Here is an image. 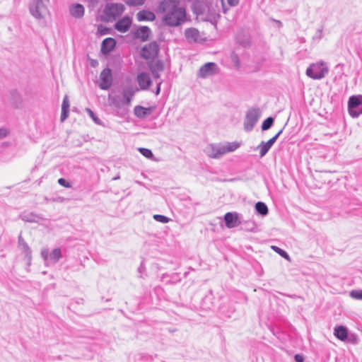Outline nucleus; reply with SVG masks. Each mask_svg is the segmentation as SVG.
Instances as JSON below:
<instances>
[{"instance_id": "f257e3e1", "label": "nucleus", "mask_w": 362, "mask_h": 362, "mask_svg": "<svg viewBox=\"0 0 362 362\" xmlns=\"http://www.w3.org/2000/svg\"><path fill=\"white\" fill-rule=\"evenodd\" d=\"M156 12L163 14L162 22L170 27L179 26L187 18L186 10L180 5L179 0H161L156 7Z\"/></svg>"}, {"instance_id": "f03ea898", "label": "nucleus", "mask_w": 362, "mask_h": 362, "mask_svg": "<svg viewBox=\"0 0 362 362\" xmlns=\"http://www.w3.org/2000/svg\"><path fill=\"white\" fill-rule=\"evenodd\" d=\"M124 9V6L121 3H107L103 9L105 20L107 21H115L123 13Z\"/></svg>"}, {"instance_id": "7ed1b4c3", "label": "nucleus", "mask_w": 362, "mask_h": 362, "mask_svg": "<svg viewBox=\"0 0 362 362\" xmlns=\"http://www.w3.org/2000/svg\"><path fill=\"white\" fill-rule=\"evenodd\" d=\"M216 224H219L221 226H223V223L224 222L226 226H235V225H241L243 223V215L236 212H227L223 218L221 217H216L214 220Z\"/></svg>"}, {"instance_id": "20e7f679", "label": "nucleus", "mask_w": 362, "mask_h": 362, "mask_svg": "<svg viewBox=\"0 0 362 362\" xmlns=\"http://www.w3.org/2000/svg\"><path fill=\"white\" fill-rule=\"evenodd\" d=\"M348 111L353 118H357L362 115V95H354L349 97Z\"/></svg>"}, {"instance_id": "39448f33", "label": "nucleus", "mask_w": 362, "mask_h": 362, "mask_svg": "<svg viewBox=\"0 0 362 362\" xmlns=\"http://www.w3.org/2000/svg\"><path fill=\"white\" fill-rule=\"evenodd\" d=\"M49 1V0H31L29 4L30 14L37 20L43 18V13L47 11Z\"/></svg>"}, {"instance_id": "423d86ee", "label": "nucleus", "mask_w": 362, "mask_h": 362, "mask_svg": "<svg viewBox=\"0 0 362 362\" xmlns=\"http://www.w3.org/2000/svg\"><path fill=\"white\" fill-rule=\"evenodd\" d=\"M327 69L323 63L311 64L306 70V74L313 79H321L327 72Z\"/></svg>"}, {"instance_id": "0eeeda50", "label": "nucleus", "mask_w": 362, "mask_h": 362, "mask_svg": "<svg viewBox=\"0 0 362 362\" xmlns=\"http://www.w3.org/2000/svg\"><path fill=\"white\" fill-rule=\"evenodd\" d=\"M41 256L47 265L55 264L62 257V252L59 248H55L49 252L48 248H43L41 251Z\"/></svg>"}, {"instance_id": "6e6552de", "label": "nucleus", "mask_w": 362, "mask_h": 362, "mask_svg": "<svg viewBox=\"0 0 362 362\" xmlns=\"http://www.w3.org/2000/svg\"><path fill=\"white\" fill-rule=\"evenodd\" d=\"M259 110L252 108L247 112L245 119L244 122L245 129L247 132H250L254 128L255 125L257 122L259 117Z\"/></svg>"}, {"instance_id": "1a4fd4ad", "label": "nucleus", "mask_w": 362, "mask_h": 362, "mask_svg": "<svg viewBox=\"0 0 362 362\" xmlns=\"http://www.w3.org/2000/svg\"><path fill=\"white\" fill-rule=\"evenodd\" d=\"M204 153L209 158H214V159H219L223 155H225L223 144H208L204 148Z\"/></svg>"}, {"instance_id": "9d476101", "label": "nucleus", "mask_w": 362, "mask_h": 362, "mask_svg": "<svg viewBox=\"0 0 362 362\" xmlns=\"http://www.w3.org/2000/svg\"><path fill=\"white\" fill-rule=\"evenodd\" d=\"M218 67L214 62H207L202 66L198 72L197 76L202 78H206L209 76L218 74Z\"/></svg>"}, {"instance_id": "9b49d317", "label": "nucleus", "mask_w": 362, "mask_h": 362, "mask_svg": "<svg viewBox=\"0 0 362 362\" xmlns=\"http://www.w3.org/2000/svg\"><path fill=\"white\" fill-rule=\"evenodd\" d=\"M100 83L98 85L101 90H108L112 83V71L110 68L104 69L100 74Z\"/></svg>"}, {"instance_id": "f8f14e48", "label": "nucleus", "mask_w": 362, "mask_h": 362, "mask_svg": "<svg viewBox=\"0 0 362 362\" xmlns=\"http://www.w3.org/2000/svg\"><path fill=\"white\" fill-rule=\"evenodd\" d=\"M158 53V46L156 42H150L144 46L141 51V57L145 59H153Z\"/></svg>"}, {"instance_id": "ddd939ff", "label": "nucleus", "mask_w": 362, "mask_h": 362, "mask_svg": "<svg viewBox=\"0 0 362 362\" xmlns=\"http://www.w3.org/2000/svg\"><path fill=\"white\" fill-rule=\"evenodd\" d=\"M283 129H281L276 135H274L272 138H271L267 142L262 141L259 145L258 148H259V155L261 157L264 156L274 144L276 142L280 134L282 133Z\"/></svg>"}, {"instance_id": "4468645a", "label": "nucleus", "mask_w": 362, "mask_h": 362, "mask_svg": "<svg viewBox=\"0 0 362 362\" xmlns=\"http://www.w3.org/2000/svg\"><path fill=\"white\" fill-rule=\"evenodd\" d=\"M132 23V18L128 16H125L115 23L114 28L120 33H126L129 30Z\"/></svg>"}, {"instance_id": "2eb2a0df", "label": "nucleus", "mask_w": 362, "mask_h": 362, "mask_svg": "<svg viewBox=\"0 0 362 362\" xmlns=\"http://www.w3.org/2000/svg\"><path fill=\"white\" fill-rule=\"evenodd\" d=\"M137 83L141 90H148L152 84L149 75L146 72H141L137 75Z\"/></svg>"}, {"instance_id": "dca6fc26", "label": "nucleus", "mask_w": 362, "mask_h": 362, "mask_svg": "<svg viewBox=\"0 0 362 362\" xmlns=\"http://www.w3.org/2000/svg\"><path fill=\"white\" fill-rule=\"evenodd\" d=\"M116 40L112 37L104 39L101 43L100 51L103 54H107L111 52L116 46Z\"/></svg>"}, {"instance_id": "f3484780", "label": "nucleus", "mask_w": 362, "mask_h": 362, "mask_svg": "<svg viewBox=\"0 0 362 362\" xmlns=\"http://www.w3.org/2000/svg\"><path fill=\"white\" fill-rule=\"evenodd\" d=\"M69 13L75 18H81L84 16V6L78 3L73 4L69 6Z\"/></svg>"}, {"instance_id": "a211bd4d", "label": "nucleus", "mask_w": 362, "mask_h": 362, "mask_svg": "<svg viewBox=\"0 0 362 362\" xmlns=\"http://www.w3.org/2000/svg\"><path fill=\"white\" fill-rule=\"evenodd\" d=\"M112 104L117 108V115L119 117H124L127 110L123 107L124 105L122 99L119 96H115L112 99Z\"/></svg>"}, {"instance_id": "6ab92c4d", "label": "nucleus", "mask_w": 362, "mask_h": 362, "mask_svg": "<svg viewBox=\"0 0 362 362\" xmlns=\"http://www.w3.org/2000/svg\"><path fill=\"white\" fill-rule=\"evenodd\" d=\"M136 18L139 21H153L156 19V15L151 11L142 10L137 13Z\"/></svg>"}, {"instance_id": "aec40b11", "label": "nucleus", "mask_w": 362, "mask_h": 362, "mask_svg": "<svg viewBox=\"0 0 362 362\" xmlns=\"http://www.w3.org/2000/svg\"><path fill=\"white\" fill-rule=\"evenodd\" d=\"M151 33V30L148 26H140L136 30L135 36L142 41H146L149 38Z\"/></svg>"}, {"instance_id": "412c9836", "label": "nucleus", "mask_w": 362, "mask_h": 362, "mask_svg": "<svg viewBox=\"0 0 362 362\" xmlns=\"http://www.w3.org/2000/svg\"><path fill=\"white\" fill-rule=\"evenodd\" d=\"M334 336L341 341H345L348 337V330L346 327L342 325L337 326L334 330Z\"/></svg>"}, {"instance_id": "4be33fe9", "label": "nucleus", "mask_w": 362, "mask_h": 362, "mask_svg": "<svg viewBox=\"0 0 362 362\" xmlns=\"http://www.w3.org/2000/svg\"><path fill=\"white\" fill-rule=\"evenodd\" d=\"M18 247L25 254L26 258L28 261L31 260V250L30 249L28 244L25 242V240L22 238L20 235L18 237Z\"/></svg>"}, {"instance_id": "5701e85b", "label": "nucleus", "mask_w": 362, "mask_h": 362, "mask_svg": "<svg viewBox=\"0 0 362 362\" xmlns=\"http://www.w3.org/2000/svg\"><path fill=\"white\" fill-rule=\"evenodd\" d=\"M134 95V91L129 88L123 90L122 92V100L125 105H129L132 101V99Z\"/></svg>"}, {"instance_id": "b1692460", "label": "nucleus", "mask_w": 362, "mask_h": 362, "mask_svg": "<svg viewBox=\"0 0 362 362\" xmlns=\"http://www.w3.org/2000/svg\"><path fill=\"white\" fill-rule=\"evenodd\" d=\"M255 209L257 214L261 215L262 216H265L266 215L268 214L269 209L267 204L264 202H257L255 204Z\"/></svg>"}, {"instance_id": "393cba45", "label": "nucleus", "mask_w": 362, "mask_h": 362, "mask_svg": "<svg viewBox=\"0 0 362 362\" xmlns=\"http://www.w3.org/2000/svg\"><path fill=\"white\" fill-rule=\"evenodd\" d=\"M134 115L139 118H144L149 113V109L141 105H136L134 109Z\"/></svg>"}, {"instance_id": "a878e982", "label": "nucleus", "mask_w": 362, "mask_h": 362, "mask_svg": "<svg viewBox=\"0 0 362 362\" xmlns=\"http://www.w3.org/2000/svg\"><path fill=\"white\" fill-rule=\"evenodd\" d=\"M148 67L150 71H163L164 69V64L163 61L156 60L155 62H151L148 64Z\"/></svg>"}, {"instance_id": "bb28decb", "label": "nucleus", "mask_w": 362, "mask_h": 362, "mask_svg": "<svg viewBox=\"0 0 362 362\" xmlns=\"http://www.w3.org/2000/svg\"><path fill=\"white\" fill-rule=\"evenodd\" d=\"M199 34L198 30L194 28H187L185 31V35L188 40H197Z\"/></svg>"}, {"instance_id": "cd10ccee", "label": "nucleus", "mask_w": 362, "mask_h": 362, "mask_svg": "<svg viewBox=\"0 0 362 362\" xmlns=\"http://www.w3.org/2000/svg\"><path fill=\"white\" fill-rule=\"evenodd\" d=\"M239 146L240 144L236 141L228 143L227 144H223L225 154L235 151L237 148H239Z\"/></svg>"}, {"instance_id": "c85d7f7f", "label": "nucleus", "mask_w": 362, "mask_h": 362, "mask_svg": "<svg viewBox=\"0 0 362 362\" xmlns=\"http://www.w3.org/2000/svg\"><path fill=\"white\" fill-rule=\"evenodd\" d=\"M112 33V28L105 26L102 24L98 26L97 34L100 36L109 35Z\"/></svg>"}, {"instance_id": "c756f323", "label": "nucleus", "mask_w": 362, "mask_h": 362, "mask_svg": "<svg viewBox=\"0 0 362 362\" xmlns=\"http://www.w3.org/2000/svg\"><path fill=\"white\" fill-rule=\"evenodd\" d=\"M274 119L272 117H269L267 119H265L262 124V129L263 131L269 129L274 124Z\"/></svg>"}, {"instance_id": "7c9ffc66", "label": "nucleus", "mask_w": 362, "mask_h": 362, "mask_svg": "<svg viewBox=\"0 0 362 362\" xmlns=\"http://www.w3.org/2000/svg\"><path fill=\"white\" fill-rule=\"evenodd\" d=\"M271 248L274 251H275L276 253H278L279 255H281L282 257H284V259H286L287 260H290V257H289V255H288V253L285 250L279 248L277 246H274V245H272L271 247Z\"/></svg>"}, {"instance_id": "2f4dec72", "label": "nucleus", "mask_w": 362, "mask_h": 362, "mask_svg": "<svg viewBox=\"0 0 362 362\" xmlns=\"http://www.w3.org/2000/svg\"><path fill=\"white\" fill-rule=\"evenodd\" d=\"M349 296L351 298H352L354 299L362 300V290H360V289L352 290L350 291Z\"/></svg>"}, {"instance_id": "473e14b6", "label": "nucleus", "mask_w": 362, "mask_h": 362, "mask_svg": "<svg viewBox=\"0 0 362 362\" xmlns=\"http://www.w3.org/2000/svg\"><path fill=\"white\" fill-rule=\"evenodd\" d=\"M86 112L88 114V115L90 116V117L93 120V122L96 124H99V125H101L102 124V122L101 120L98 118V117L93 112V111H92L90 108H86Z\"/></svg>"}, {"instance_id": "72a5a7b5", "label": "nucleus", "mask_w": 362, "mask_h": 362, "mask_svg": "<svg viewBox=\"0 0 362 362\" xmlns=\"http://www.w3.org/2000/svg\"><path fill=\"white\" fill-rule=\"evenodd\" d=\"M139 151L141 153L142 156L146 157V158H152L153 157V154L151 150L146 148H139Z\"/></svg>"}, {"instance_id": "f704fd0d", "label": "nucleus", "mask_w": 362, "mask_h": 362, "mask_svg": "<svg viewBox=\"0 0 362 362\" xmlns=\"http://www.w3.org/2000/svg\"><path fill=\"white\" fill-rule=\"evenodd\" d=\"M153 218L156 221L160 222L162 223H166L170 221L168 217L160 214H155L153 215Z\"/></svg>"}, {"instance_id": "c9c22d12", "label": "nucleus", "mask_w": 362, "mask_h": 362, "mask_svg": "<svg viewBox=\"0 0 362 362\" xmlns=\"http://www.w3.org/2000/svg\"><path fill=\"white\" fill-rule=\"evenodd\" d=\"M125 2L129 6H140L144 4L145 0H125Z\"/></svg>"}, {"instance_id": "e433bc0d", "label": "nucleus", "mask_w": 362, "mask_h": 362, "mask_svg": "<svg viewBox=\"0 0 362 362\" xmlns=\"http://www.w3.org/2000/svg\"><path fill=\"white\" fill-rule=\"evenodd\" d=\"M86 1L88 3V8H90L91 9L95 8L99 4V0H86Z\"/></svg>"}, {"instance_id": "4c0bfd02", "label": "nucleus", "mask_w": 362, "mask_h": 362, "mask_svg": "<svg viewBox=\"0 0 362 362\" xmlns=\"http://www.w3.org/2000/svg\"><path fill=\"white\" fill-rule=\"evenodd\" d=\"M58 183L66 188H69L71 187V184L64 178H59L58 180Z\"/></svg>"}, {"instance_id": "58836bf2", "label": "nucleus", "mask_w": 362, "mask_h": 362, "mask_svg": "<svg viewBox=\"0 0 362 362\" xmlns=\"http://www.w3.org/2000/svg\"><path fill=\"white\" fill-rule=\"evenodd\" d=\"M62 110H69V102L66 95L63 99Z\"/></svg>"}, {"instance_id": "ea45409f", "label": "nucleus", "mask_w": 362, "mask_h": 362, "mask_svg": "<svg viewBox=\"0 0 362 362\" xmlns=\"http://www.w3.org/2000/svg\"><path fill=\"white\" fill-rule=\"evenodd\" d=\"M69 110H62L60 119L64 122L69 117Z\"/></svg>"}, {"instance_id": "a19ab883", "label": "nucleus", "mask_w": 362, "mask_h": 362, "mask_svg": "<svg viewBox=\"0 0 362 362\" xmlns=\"http://www.w3.org/2000/svg\"><path fill=\"white\" fill-rule=\"evenodd\" d=\"M8 134V132L6 129H5V128L0 129V139L6 137Z\"/></svg>"}, {"instance_id": "79ce46f5", "label": "nucleus", "mask_w": 362, "mask_h": 362, "mask_svg": "<svg viewBox=\"0 0 362 362\" xmlns=\"http://www.w3.org/2000/svg\"><path fill=\"white\" fill-rule=\"evenodd\" d=\"M240 0H227V2L230 6H235L239 4Z\"/></svg>"}, {"instance_id": "37998d69", "label": "nucleus", "mask_w": 362, "mask_h": 362, "mask_svg": "<svg viewBox=\"0 0 362 362\" xmlns=\"http://www.w3.org/2000/svg\"><path fill=\"white\" fill-rule=\"evenodd\" d=\"M163 83V81H160L158 83H157V86H156V91H155V94L156 95H159L160 93V86Z\"/></svg>"}, {"instance_id": "c03bdc74", "label": "nucleus", "mask_w": 362, "mask_h": 362, "mask_svg": "<svg viewBox=\"0 0 362 362\" xmlns=\"http://www.w3.org/2000/svg\"><path fill=\"white\" fill-rule=\"evenodd\" d=\"M294 358L296 362H303L304 360L303 356L300 354H296Z\"/></svg>"}, {"instance_id": "a18cd8bd", "label": "nucleus", "mask_w": 362, "mask_h": 362, "mask_svg": "<svg viewBox=\"0 0 362 362\" xmlns=\"http://www.w3.org/2000/svg\"><path fill=\"white\" fill-rule=\"evenodd\" d=\"M151 74H152V76L153 77L155 78V79H158L160 78V75L159 74L160 71H151Z\"/></svg>"}, {"instance_id": "49530a36", "label": "nucleus", "mask_w": 362, "mask_h": 362, "mask_svg": "<svg viewBox=\"0 0 362 362\" xmlns=\"http://www.w3.org/2000/svg\"><path fill=\"white\" fill-rule=\"evenodd\" d=\"M145 270V266L143 262L141 263L140 266L138 268V272L141 274Z\"/></svg>"}, {"instance_id": "de8ad7c7", "label": "nucleus", "mask_w": 362, "mask_h": 362, "mask_svg": "<svg viewBox=\"0 0 362 362\" xmlns=\"http://www.w3.org/2000/svg\"><path fill=\"white\" fill-rule=\"evenodd\" d=\"M322 28L318 29V30H317V35H316V36H315L314 37H315H315H317V38L320 39V38H321V37H322Z\"/></svg>"}, {"instance_id": "09e8293b", "label": "nucleus", "mask_w": 362, "mask_h": 362, "mask_svg": "<svg viewBox=\"0 0 362 362\" xmlns=\"http://www.w3.org/2000/svg\"><path fill=\"white\" fill-rule=\"evenodd\" d=\"M256 228H252V229L250 230V231L252 232H257V230H255Z\"/></svg>"}, {"instance_id": "8fccbe9b", "label": "nucleus", "mask_w": 362, "mask_h": 362, "mask_svg": "<svg viewBox=\"0 0 362 362\" xmlns=\"http://www.w3.org/2000/svg\"><path fill=\"white\" fill-rule=\"evenodd\" d=\"M95 64H97V62H96V61H93V62L91 63L92 66H95Z\"/></svg>"}, {"instance_id": "3c124183", "label": "nucleus", "mask_w": 362, "mask_h": 362, "mask_svg": "<svg viewBox=\"0 0 362 362\" xmlns=\"http://www.w3.org/2000/svg\"><path fill=\"white\" fill-rule=\"evenodd\" d=\"M119 176H115V177L113 178V180H117V179H119Z\"/></svg>"}, {"instance_id": "603ef678", "label": "nucleus", "mask_w": 362, "mask_h": 362, "mask_svg": "<svg viewBox=\"0 0 362 362\" xmlns=\"http://www.w3.org/2000/svg\"><path fill=\"white\" fill-rule=\"evenodd\" d=\"M26 221H30V222H31V221H33V219H26Z\"/></svg>"}]
</instances>
